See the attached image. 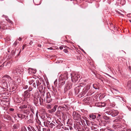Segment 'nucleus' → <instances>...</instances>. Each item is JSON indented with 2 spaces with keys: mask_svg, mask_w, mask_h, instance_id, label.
Masks as SVG:
<instances>
[{
  "mask_svg": "<svg viewBox=\"0 0 131 131\" xmlns=\"http://www.w3.org/2000/svg\"><path fill=\"white\" fill-rule=\"evenodd\" d=\"M2 87L3 89H6L8 88V86L10 87V89L13 90L14 85L13 81L9 76L5 78L2 80L1 82Z\"/></svg>",
  "mask_w": 131,
  "mask_h": 131,
  "instance_id": "nucleus-1",
  "label": "nucleus"
},
{
  "mask_svg": "<svg viewBox=\"0 0 131 131\" xmlns=\"http://www.w3.org/2000/svg\"><path fill=\"white\" fill-rule=\"evenodd\" d=\"M55 98L54 94L52 91L48 92L46 94V101L48 103L51 102Z\"/></svg>",
  "mask_w": 131,
  "mask_h": 131,
  "instance_id": "nucleus-2",
  "label": "nucleus"
},
{
  "mask_svg": "<svg viewBox=\"0 0 131 131\" xmlns=\"http://www.w3.org/2000/svg\"><path fill=\"white\" fill-rule=\"evenodd\" d=\"M108 96L109 99L107 100V103L109 102L114 103L115 101L117 99H118L120 101H123L124 102H125V100L124 99V98L119 96H115L116 97H113L112 96H110L109 95H108Z\"/></svg>",
  "mask_w": 131,
  "mask_h": 131,
  "instance_id": "nucleus-3",
  "label": "nucleus"
},
{
  "mask_svg": "<svg viewBox=\"0 0 131 131\" xmlns=\"http://www.w3.org/2000/svg\"><path fill=\"white\" fill-rule=\"evenodd\" d=\"M111 117L110 116H107V130L110 131L112 130V129L111 127L113 126L112 123L113 121L110 119Z\"/></svg>",
  "mask_w": 131,
  "mask_h": 131,
  "instance_id": "nucleus-4",
  "label": "nucleus"
},
{
  "mask_svg": "<svg viewBox=\"0 0 131 131\" xmlns=\"http://www.w3.org/2000/svg\"><path fill=\"white\" fill-rule=\"evenodd\" d=\"M71 79L73 82H76L78 81L80 78V75L78 73H73L71 74Z\"/></svg>",
  "mask_w": 131,
  "mask_h": 131,
  "instance_id": "nucleus-5",
  "label": "nucleus"
},
{
  "mask_svg": "<svg viewBox=\"0 0 131 131\" xmlns=\"http://www.w3.org/2000/svg\"><path fill=\"white\" fill-rule=\"evenodd\" d=\"M0 98V104L2 106L7 105L9 103V99L7 98H3V97H2V96Z\"/></svg>",
  "mask_w": 131,
  "mask_h": 131,
  "instance_id": "nucleus-6",
  "label": "nucleus"
},
{
  "mask_svg": "<svg viewBox=\"0 0 131 131\" xmlns=\"http://www.w3.org/2000/svg\"><path fill=\"white\" fill-rule=\"evenodd\" d=\"M73 117L74 119L75 120L81 121V122L82 124L84 122L83 120H82L81 118V117L80 115L78 113H77L75 112H73Z\"/></svg>",
  "mask_w": 131,
  "mask_h": 131,
  "instance_id": "nucleus-7",
  "label": "nucleus"
},
{
  "mask_svg": "<svg viewBox=\"0 0 131 131\" xmlns=\"http://www.w3.org/2000/svg\"><path fill=\"white\" fill-rule=\"evenodd\" d=\"M24 70L21 68L17 69L14 68L12 70L13 74L16 76L19 75L21 73L23 72Z\"/></svg>",
  "mask_w": 131,
  "mask_h": 131,
  "instance_id": "nucleus-8",
  "label": "nucleus"
},
{
  "mask_svg": "<svg viewBox=\"0 0 131 131\" xmlns=\"http://www.w3.org/2000/svg\"><path fill=\"white\" fill-rule=\"evenodd\" d=\"M118 111L116 110H112L109 111L108 110H107V114L110 116L111 117H115L118 114Z\"/></svg>",
  "mask_w": 131,
  "mask_h": 131,
  "instance_id": "nucleus-9",
  "label": "nucleus"
},
{
  "mask_svg": "<svg viewBox=\"0 0 131 131\" xmlns=\"http://www.w3.org/2000/svg\"><path fill=\"white\" fill-rule=\"evenodd\" d=\"M4 89L1 86H0V94L1 95V96H2V97H5L8 95V93L5 92Z\"/></svg>",
  "mask_w": 131,
  "mask_h": 131,
  "instance_id": "nucleus-10",
  "label": "nucleus"
},
{
  "mask_svg": "<svg viewBox=\"0 0 131 131\" xmlns=\"http://www.w3.org/2000/svg\"><path fill=\"white\" fill-rule=\"evenodd\" d=\"M65 79L62 78L61 77L59 76V78L58 85L59 86H62L65 83Z\"/></svg>",
  "mask_w": 131,
  "mask_h": 131,
  "instance_id": "nucleus-11",
  "label": "nucleus"
},
{
  "mask_svg": "<svg viewBox=\"0 0 131 131\" xmlns=\"http://www.w3.org/2000/svg\"><path fill=\"white\" fill-rule=\"evenodd\" d=\"M17 116L18 118L22 119L25 118V120H27L28 119V115L26 116L25 115L21 114H17Z\"/></svg>",
  "mask_w": 131,
  "mask_h": 131,
  "instance_id": "nucleus-12",
  "label": "nucleus"
},
{
  "mask_svg": "<svg viewBox=\"0 0 131 131\" xmlns=\"http://www.w3.org/2000/svg\"><path fill=\"white\" fill-rule=\"evenodd\" d=\"M59 126V125H57L54 122H50L48 127L50 128L54 129L56 128H56H58Z\"/></svg>",
  "mask_w": 131,
  "mask_h": 131,
  "instance_id": "nucleus-13",
  "label": "nucleus"
},
{
  "mask_svg": "<svg viewBox=\"0 0 131 131\" xmlns=\"http://www.w3.org/2000/svg\"><path fill=\"white\" fill-rule=\"evenodd\" d=\"M90 87L89 85H87L86 87L84 88L83 90V91L82 92V95L81 96V97L84 96L83 94H85L86 92L88 91L90 89Z\"/></svg>",
  "mask_w": 131,
  "mask_h": 131,
  "instance_id": "nucleus-14",
  "label": "nucleus"
},
{
  "mask_svg": "<svg viewBox=\"0 0 131 131\" xmlns=\"http://www.w3.org/2000/svg\"><path fill=\"white\" fill-rule=\"evenodd\" d=\"M59 76L61 77L62 78L65 79V80H67L68 78V74L67 72H65L63 74L60 75Z\"/></svg>",
  "mask_w": 131,
  "mask_h": 131,
  "instance_id": "nucleus-15",
  "label": "nucleus"
},
{
  "mask_svg": "<svg viewBox=\"0 0 131 131\" xmlns=\"http://www.w3.org/2000/svg\"><path fill=\"white\" fill-rule=\"evenodd\" d=\"M29 92L27 90L24 92L23 96L25 98H28L29 97L30 94L29 93Z\"/></svg>",
  "mask_w": 131,
  "mask_h": 131,
  "instance_id": "nucleus-16",
  "label": "nucleus"
},
{
  "mask_svg": "<svg viewBox=\"0 0 131 131\" xmlns=\"http://www.w3.org/2000/svg\"><path fill=\"white\" fill-rule=\"evenodd\" d=\"M44 94H42V95H41L39 98L40 103V105H42V104L43 102V98L44 97Z\"/></svg>",
  "mask_w": 131,
  "mask_h": 131,
  "instance_id": "nucleus-17",
  "label": "nucleus"
},
{
  "mask_svg": "<svg viewBox=\"0 0 131 131\" xmlns=\"http://www.w3.org/2000/svg\"><path fill=\"white\" fill-rule=\"evenodd\" d=\"M127 86L128 88V91L131 93V81L128 82Z\"/></svg>",
  "mask_w": 131,
  "mask_h": 131,
  "instance_id": "nucleus-18",
  "label": "nucleus"
},
{
  "mask_svg": "<svg viewBox=\"0 0 131 131\" xmlns=\"http://www.w3.org/2000/svg\"><path fill=\"white\" fill-rule=\"evenodd\" d=\"M114 128L115 129H117L120 128L121 126V125L120 124L118 123H117L115 124L113 126Z\"/></svg>",
  "mask_w": 131,
  "mask_h": 131,
  "instance_id": "nucleus-19",
  "label": "nucleus"
},
{
  "mask_svg": "<svg viewBox=\"0 0 131 131\" xmlns=\"http://www.w3.org/2000/svg\"><path fill=\"white\" fill-rule=\"evenodd\" d=\"M57 107V106L55 105L54 106L53 108L51 110H49L48 111L49 113H52L54 112L56 110V108Z\"/></svg>",
  "mask_w": 131,
  "mask_h": 131,
  "instance_id": "nucleus-20",
  "label": "nucleus"
},
{
  "mask_svg": "<svg viewBox=\"0 0 131 131\" xmlns=\"http://www.w3.org/2000/svg\"><path fill=\"white\" fill-rule=\"evenodd\" d=\"M38 90L41 93H45V91H44V89L43 88V86L42 85H41L39 87Z\"/></svg>",
  "mask_w": 131,
  "mask_h": 131,
  "instance_id": "nucleus-21",
  "label": "nucleus"
},
{
  "mask_svg": "<svg viewBox=\"0 0 131 131\" xmlns=\"http://www.w3.org/2000/svg\"><path fill=\"white\" fill-rule=\"evenodd\" d=\"M14 101L15 102L17 103H19L21 101V99L20 98H18L17 97L14 99Z\"/></svg>",
  "mask_w": 131,
  "mask_h": 131,
  "instance_id": "nucleus-22",
  "label": "nucleus"
},
{
  "mask_svg": "<svg viewBox=\"0 0 131 131\" xmlns=\"http://www.w3.org/2000/svg\"><path fill=\"white\" fill-rule=\"evenodd\" d=\"M29 73H32L34 74L36 72V69H34L31 68H30L29 69Z\"/></svg>",
  "mask_w": 131,
  "mask_h": 131,
  "instance_id": "nucleus-23",
  "label": "nucleus"
},
{
  "mask_svg": "<svg viewBox=\"0 0 131 131\" xmlns=\"http://www.w3.org/2000/svg\"><path fill=\"white\" fill-rule=\"evenodd\" d=\"M4 118L8 120H10L11 119V117L10 116L8 115H4Z\"/></svg>",
  "mask_w": 131,
  "mask_h": 131,
  "instance_id": "nucleus-24",
  "label": "nucleus"
},
{
  "mask_svg": "<svg viewBox=\"0 0 131 131\" xmlns=\"http://www.w3.org/2000/svg\"><path fill=\"white\" fill-rule=\"evenodd\" d=\"M71 88V86L68 84H67L66 86H65L64 89V91L65 92H66L67 91L70 89Z\"/></svg>",
  "mask_w": 131,
  "mask_h": 131,
  "instance_id": "nucleus-25",
  "label": "nucleus"
},
{
  "mask_svg": "<svg viewBox=\"0 0 131 131\" xmlns=\"http://www.w3.org/2000/svg\"><path fill=\"white\" fill-rule=\"evenodd\" d=\"M19 127V124H15L13 126V128L14 129H17Z\"/></svg>",
  "mask_w": 131,
  "mask_h": 131,
  "instance_id": "nucleus-26",
  "label": "nucleus"
},
{
  "mask_svg": "<svg viewBox=\"0 0 131 131\" xmlns=\"http://www.w3.org/2000/svg\"><path fill=\"white\" fill-rule=\"evenodd\" d=\"M50 123V122L48 121H44L43 122L44 125L45 126L48 127L49 126V123Z\"/></svg>",
  "mask_w": 131,
  "mask_h": 131,
  "instance_id": "nucleus-27",
  "label": "nucleus"
},
{
  "mask_svg": "<svg viewBox=\"0 0 131 131\" xmlns=\"http://www.w3.org/2000/svg\"><path fill=\"white\" fill-rule=\"evenodd\" d=\"M38 99L37 98H34V102L35 104V105L36 106H37V104L38 103Z\"/></svg>",
  "mask_w": 131,
  "mask_h": 131,
  "instance_id": "nucleus-28",
  "label": "nucleus"
},
{
  "mask_svg": "<svg viewBox=\"0 0 131 131\" xmlns=\"http://www.w3.org/2000/svg\"><path fill=\"white\" fill-rule=\"evenodd\" d=\"M81 89L79 87H78L75 89V92L76 94H78L80 92Z\"/></svg>",
  "mask_w": 131,
  "mask_h": 131,
  "instance_id": "nucleus-29",
  "label": "nucleus"
},
{
  "mask_svg": "<svg viewBox=\"0 0 131 131\" xmlns=\"http://www.w3.org/2000/svg\"><path fill=\"white\" fill-rule=\"evenodd\" d=\"M34 120L33 119H30L28 120L27 121V123L28 124L33 123H34Z\"/></svg>",
  "mask_w": 131,
  "mask_h": 131,
  "instance_id": "nucleus-30",
  "label": "nucleus"
},
{
  "mask_svg": "<svg viewBox=\"0 0 131 131\" xmlns=\"http://www.w3.org/2000/svg\"><path fill=\"white\" fill-rule=\"evenodd\" d=\"M30 112V111L29 110H25L23 111V114H26L28 115Z\"/></svg>",
  "mask_w": 131,
  "mask_h": 131,
  "instance_id": "nucleus-31",
  "label": "nucleus"
},
{
  "mask_svg": "<svg viewBox=\"0 0 131 131\" xmlns=\"http://www.w3.org/2000/svg\"><path fill=\"white\" fill-rule=\"evenodd\" d=\"M29 108L31 111L34 114V107L30 105L29 106Z\"/></svg>",
  "mask_w": 131,
  "mask_h": 131,
  "instance_id": "nucleus-32",
  "label": "nucleus"
},
{
  "mask_svg": "<svg viewBox=\"0 0 131 131\" xmlns=\"http://www.w3.org/2000/svg\"><path fill=\"white\" fill-rule=\"evenodd\" d=\"M66 108L64 107H62L61 106H59L58 108V111H62V109L64 110L66 109Z\"/></svg>",
  "mask_w": 131,
  "mask_h": 131,
  "instance_id": "nucleus-33",
  "label": "nucleus"
},
{
  "mask_svg": "<svg viewBox=\"0 0 131 131\" xmlns=\"http://www.w3.org/2000/svg\"><path fill=\"white\" fill-rule=\"evenodd\" d=\"M36 83L37 88H38V86H39L41 83V82H40L38 80H36Z\"/></svg>",
  "mask_w": 131,
  "mask_h": 131,
  "instance_id": "nucleus-34",
  "label": "nucleus"
},
{
  "mask_svg": "<svg viewBox=\"0 0 131 131\" xmlns=\"http://www.w3.org/2000/svg\"><path fill=\"white\" fill-rule=\"evenodd\" d=\"M89 117L90 118L92 119H94L96 118V116L94 114H91L90 115Z\"/></svg>",
  "mask_w": 131,
  "mask_h": 131,
  "instance_id": "nucleus-35",
  "label": "nucleus"
},
{
  "mask_svg": "<svg viewBox=\"0 0 131 131\" xmlns=\"http://www.w3.org/2000/svg\"><path fill=\"white\" fill-rule=\"evenodd\" d=\"M27 107V106L25 104L24 105H22L21 106H20L19 107V108L20 109L22 108H26Z\"/></svg>",
  "mask_w": 131,
  "mask_h": 131,
  "instance_id": "nucleus-36",
  "label": "nucleus"
},
{
  "mask_svg": "<svg viewBox=\"0 0 131 131\" xmlns=\"http://www.w3.org/2000/svg\"><path fill=\"white\" fill-rule=\"evenodd\" d=\"M11 64L10 62V61H9L7 62L6 64V66L7 68H9L10 67Z\"/></svg>",
  "mask_w": 131,
  "mask_h": 131,
  "instance_id": "nucleus-37",
  "label": "nucleus"
},
{
  "mask_svg": "<svg viewBox=\"0 0 131 131\" xmlns=\"http://www.w3.org/2000/svg\"><path fill=\"white\" fill-rule=\"evenodd\" d=\"M61 111H58V110H57V112L56 113L55 115L57 116H60L61 114Z\"/></svg>",
  "mask_w": 131,
  "mask_h": 131,
  "instance_id": "nucleus-38",
  "label": "nucleus"
},
{
  "mask_svg": "<svg viewBox=\"0 0 131 131\" xmlns=\"http://www.w3.org/2000/svg\"><path fill=\"white\" fill-rule=\"evenodd\" d=\"M36 122L39 125H41L40 121L38 118L36 119Z\"/></svg>",
  "mask_w": 131,
  "mask_h": 131,
  "instance_id": "nucleus-39",
  "label": "nucleus"
},
{
  "mask_svg": "<svg viewBox=\"0 0 131 131\" xmlns=\"http://www.w3.org/2000/svg\"><path fill=\"white\" fill-rule=\"evenodd\" d=\"M16 82H17L18 84H19L20 82H21V80L19 78H17L16 79V80H15Z\"/></svg>",
  "mask_w": 131,
  "mask_h": 131,
  "instance_id": "nucleus-40",
  "label": "nucleus"
},
{
  "mask_svg": "<svg viewBox=\"0 0 131 131\" xmlns=\"http://www.w3.org/2000/svg\"><path fill=\"white\" fill-rule=\"evenodd\" d=\"M115 94H118L119 93V91L115 89H114L113 90Z\"/></svg>",
  "mask_w": 131,
  "mask_h": 131,
  "instance_id": "nucleus-41",
  "label": "nucleus"
},
{
  "mask_svg": "<svg viewBox=\"0 0 131 131\" xmlns=\"http://www.w3.org/2000/svg\"><path fill=\"white\" fill-rule=\"evenodd\" d=\"M46 107L48 109H50L51 108V105L49 104L46 105Z\"/></svg>",
  "mask_w": 131,
  "mask_h": 131,
  "instance_id": "nucleus-42",
  "label": "nucleus"
},
{
  "mask_svg": "<svg viewBox=\"0 0 131 131\" xmlns=\"http://www.w3.org/2000/svg\"><path fill=\"white\" fill-rule=\"evenodd\" d=\"M27 130L25 127L23 126L21 130L20 131H27Z\"/></svg>",
  "mask_w": 131,
  "mask_h": 131,
  "instance_id": "nucleus-43",
  "label": "nucleus"
},
{
  "mask_svg": "<svg viewBox=\"0 0 131 131\" xmlns=\"http://www.w3.org/2000/svg\"><path fill=\"white\" fill-rule=\"evenodd\" d=\"M34 80H30L29 81V84L30 85L32 84V83L34 82Z\"/></svg>",
  "mask_w": 131,
  "mask_h": 131,
  "instance_id": "nucleus-44",
  "label": "nucleus"
},
{
  "mask_svg": "<svg viewBox=\"0 0 131 131\" xmlns=\"http://www.w3.org/2000/svg\"><path fill=\"white\" fill-rule=\"evenodd\" d=\"M107 78H108V79H110L109 78H111L114 79V78L113 77H112L109 74L107 73Z\"/></svg>",
  "mask_w": 131,
  "mask_h": 131,
  "instance_id": "nucleus-45",
  "label": "nucleus"
},
{
  "mask_svg": "<svg viewBox=\"0 0 131 131\" xmlns=\"http://www.w3.org/2000/svg\"><path fill=\"white\" fill-rule=\"evenodd\" d=\"M93 88L95 89H98V87L96 86V85L95 84H93Z\"/></svg>",
  "mask_w": 131,
  "mask_h": 131,
  "instance_id": "nucleus-46",
  "label": "nucleus"
},
{
  "mask_svg": "<svg viewBox=\"0 0 131 131\" xmlns=\"http://www.w3.org/2000/svg\"><path fill=\"white\" fill-rule=\"evenodd\" d=\"M54 85L56 86L57 84V80L56 79L54 82Z\"/></svg>",
  "mask_w": 131,
  "mask_h": 131,
  "instance_id": "nucleus-47",
  "label": "nucleus"
},
{
  "mask_svg": "<svg viewBox=\"0 0 131 131\" xmlns=\"http://www.w3.org/2000/svg\"><path fill=\"white\" fill-rule=\"evenodd\" d=\"M33 86L34 87H35V88H36L37 87L36 82L34 83L33 84Z\"/></svg>",
  "mask_w": 131,
  "mask_h": 131,
  "instance_id": "nucleus-48",
  "label": "nucleus"
},
{
  "mask_svg": "<svg viewBox=\"0 0 131 131\" xmlns=\"http://www.w3.org/2000/svg\"><path fill=\"white\" fill-rule=\"evenodd\" d=\"M11 53L13 56L15 54V51L14 50H13L12 51Z\"/></svg>",
  "mask_w": 131,
  "mask_h": 131,
  "instance_id": "nucleus-49",
  "label": "nucleus"
},
{
  "mask_svg": "<svg viewBox=\"0 0 131 131\" xmlns=\"http://www.w3.org/2000/svg\"><path fill=\"white\" fill-rule=\"evenodd\" d=\"M40 128L41 127L40 126H37V128L38 131H41Z\"/></svg>",
  "mask_w": 131,
  "mask_h": 131,
  "instance_id": "nucleus-50",
  "label": "nucleus"
},
{
  "mask_svg": "<svg viewBox=\"0 0 131 131\" xmlns=\"http://www.w3.org/2000/svg\"><path fill=\"white\" fill-rule=\"evenodd\" d=\"M32 89V88L31 87H29L28 89V91L29 92L31 91Z\"/></svg>",
  "mask_w": 131,
  "mask_h": 131,
  "instance_id": "nucleus-51",
  "label": "nucleus"
},
{
  "mask_svg": "<svg viewBox=\"0 0 131 131\" xmlns=\"http://www.w3.org/2000/svg\"><path fill=\"white\" fill-rule=\"evenodd\" d=\"M106 105V104L105 103H101V106L102 107H104Z\"/></svg>",
  "mask_w": 131,
  "mask_h": 131,
  "instance_id": "nucleus-52",
  "label": "nucleus"
},
{
  "mask_svg": "<svg viewBox=\"0 0 131 131\" xmlns=\"http://www.w3.org/2000/svg\"><path fill=\"white\" fill-rule=\"evenodd\" d=\"M105 113L104 114H103V117L105 119H106V116H105Z\"/></svg>",
  "mask_w": 131,
  "mask_h": 131,
  "instance_id": "nucleus-53",
  "label": "nucleus"
},
{
  "mask_svg": "<svg viewBox=\"0 0 131 131\" xmlns=\"http://www.w3.org/2000/svg\"><path fill=\"white\" fill-rule=\"evenodd\" d=\"M4 63L2 65L0 66V70L2 69V68L3 67L4 65Z\"/></svg>",
  "mask_w": 131,
  "mask_h": 131,
  "instance_id": "nucleus-54",
  "label": "nucleus"
},
{
  "mask_svg": "<svg viewBox=\"0 0 131 131\" xmlns=\"http://www.w3.org/2000/svg\"><path fill=\"white\" fill-rule=\"evenodd\" d=\"M38 112L37 111L36 112V116L37 118H38Z\"/></svg>",
  "mask_w": 131,
  "mask_h": 131,
  "instance_id": "nucleus-55",
  "label": "nucleus"
},
{
  "mask_svg": "<svg viewBox=\"0 0 131 131\" xmlns=\"http://www.w3.org/2000/svg\"><path fill=\"white\" fill-rule=\"evenodd\" d=\"M28 88V86L27 85H26L24 86V87H23V89H26Z\"/></svg>",
  "mask_w": 131,
  "mask_h": 131,
  "instance_id": "nucleus-56",
  "label": "nucleus"
},
{
  "mask_svg": "<svg viewBox=\"0 0 131 131\" xmlns=\"http://www.w3.org/2000/svg\"><path fill=\"white\" fill-rule=\"evenodd\" d=\"M109 106H114L115 105L114 103H112L110 104L109 105Z\"/></svg>",
  "mask_w": 131,
  "mask_h": 131,
  "instance_id": "nucleus-57",
  "label": "nucleus"
},
{
  "mask_svg": "<svg viewBox=\"0 0 131 131\" xmlns=\"http://www.w3.org/2000/svg\"><path fill=\"white\" fill-rule=\"evenodd\" d=\"M43 131H48V129H47L46 128H42Z\"/></svg>",
  "mask_w": 131,
  "mask_h": 131,
  "instance_id": "nucleus-58",
  "label": "nucleus"
},
{
  "mask_svg": "<svg viewBox=\"0 0 131 131\" xmlns=\"http://www.w3.org/2000/svg\"><path fill=\"white\" fill-rule=\"evenodd\" d=\"M127 16L129 17H131V14H129L127 15Z\"/></svg>",
  "mask_w": 131,
  "mask_h": 131,
  "instance_id": "nucleus-59",
  "label": "nucleus"
},
{
  "mask_svg": "<svg viewBox=\"0 0 131 131\" xmlns=\"http://www.w3.org/2000/svg\"><path fill=\"white\" fill-rule=\"evenodd\" d=\"M64 51L65 53H67L68 52V51L66 49H64Z\"/></svg>",
  "mask_w": 131,
  "mask_h": 131,
  "instance_id": "nucleus-60",
  "label": "nucleus"
},
{
  "mask_svg": "<svg viewBox=\"0 0 131 131\" xmlns=\"http://www.w3.org/2000/svg\"><path fill=\"white\" fill-rule=\"evenodd\" d=\"M69 128L71 130H72L73 129V128L72 127H71V126H69Z\"/></svg>",
  "mask_w": 131,
  "mask_h": 131,
  "instance_id": "nucleus-61",
  "label": "nucleus"
},
{
  "mask_svg": "<svg viewBox=\"0 0 131 131\" xmlns=\"http://www.w3.org/2000/svg\"><path fill=\"white\" fill-rule=\"evenodd\" d=\"M64 128H63V127H62V128L66 130H69V128H66V127H64Z\"/></svg>",
  "mask_w": 131,
  "mask_h": 131,
  "instance_id": "nucleus-62",
  "label": "nucleus"
},
{
  "mask_svg": "<svg viewBox=\"0 0 131 131\" xmlns=\"http://www.w3.org/2000/svg\"><path fill=\"white\" fill-rule=\"evenodd\" d=\"M27 128L28 129V130H29V131H30V130L31 129L30 128V127H29V126H28L27 127Z\"/></svg>",
  "mask_w": 131,
  "mask_h": 131,
  "instance_id": "nucleus-63",
  "label": "nucleus"
},
{
  "mask_svg": "<svg viewBox=\"0 0 131 131\" xmlns=\"http://www.w3.org/2000/svg\"><path fill=\"white\" fill-rule=\"evenodd\" d=\"M17 42L16 41H15L14 43V45L16 46V45H17Z\"/></svg>",
  "mask_w": 131,
  "mask_h": 131,
  "instance_id": "nucleus-64",
  "label": "nucleus"
}]
</instances>
